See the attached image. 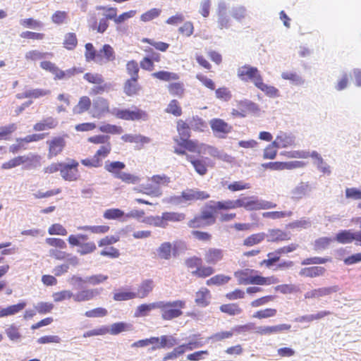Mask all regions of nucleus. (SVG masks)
<instances>
[{
	"label": "nucleus",
	"instance_id": "774afa93",
	"mask_svg": "<svg viewBox=\"0 0 361 361\" xmlns=\"http://www.w3.org/2000/svg\"><path fill=\"white\" fill-rule=\"evenodd\" d=\"M167 113L171 114L175 116H180L182 114V109L176 99H173L169 104L166 109Z\"/></svg>",
	"mask_w": 361,
	"mask_h": 361
},
{
	"label": "nucleus",
	"instance_id": "69168bd1",
	"mask_svg": "<svg viewBox=\"0 0 361 361\" xmlns=\"http://www.w3.org/2000/svg\"><path fill=\"white\" fill-rule=\"evenodd\" d=\"M190 126L194 130L202 131L206 128V123L199 116H193L189 121Z\"/></svg>",
	"mask_w": 361,
	"mask_h": 361
},
{
	"label": "nucleus",
	"instance_id": "aec40b11",
	"mask_svg": "<svg viewBox=\"0 0 361 361\" xmlns=\"http://www.w3.org/2000/svg\"><path fill=\"white\" fill-rule=\"evenodd\" d=\"M281 75L282 79L288 80L291 85L295 86H302L305 83V78L294 71L282 72Z\"/></svg>",
	"mask_w": 361,
	"mask_h": 361
},
{
	"label": "nucleus",
	"instance_id": "dca6fc26",
	"mask_svg": "<svg viewBox=\"0 0 361 361\" xmlns=\"http://www.w3.org/2000/svg\"><path fill=\"white\" fill-rule=\"evenodd\" d=\"M182 193L185 202L188 201L206 200L210 197L207 192L195 189H187L183 191Z\"/></svg>",
	"mask_w": 361,
	"mask_h": 361
},
{
	"label": "nucleus",
	"instance_id": "4d7b16f0",
	"mask_svg": "<svg viewBox=\"0 0 361 361\" xmlns=\"http://www.w3.org/2000/svg\"><path fill=\"white\" fill-rule=\"evenodd\" d=\"M99 55L103 54L106 61H113L115 60V52L114 49L109 44H104L99 51Z\"/></svg>",
	"mask_w": 361,
	"mask_h": 361
},
{
	"label": "nucleus",
	"instance_id": "c85d7f7f",
	"mask_svg": "<svg viewBox=\"0 0 361 361\" xmlns=\"http://www.w3.org/2000/svg\"><path fill=\"white\" fill-rule=\"evenodd\" d=\"M230 13L234 20L242 23L247 16V11L244 6H235L231 8Z\"/></svg>",
	"mask_w": 361,
	"mask_h": 361
},
{
	"label": "nucleus",
	"instance_id": "58836bf2",
	"mask_svg": "<svg viewBox=\"0 0 361 361\" xmlns=\"http://www.w3.org/2000/svg\"><path fill=\"white\" fill-rule=\"evenodd\" d=\"M265 238L266 233H264L252 234L244 240L243 245L248 247L253 246L261 243Z\"/></svg>",
	"mask_w": 361,
	"mask_h": 361
},
{
	"label": "nucleus",
	"instance_id": "6ab92c4d",
	"mask_svg": "<svg viewBox=\"0 0 361 361\" xmlns=\"http://www.w3.org/2000/svg\"><path fill=\"white\" fill-rule=\"evenodd\" d=\"M126 164L119 161L105 162L104 169L111 173L114 178H118V176L123 173L121 171L124 169Z\"/></svg>",
	"mask_w": 361,
	"mask_h": 361
},
{
	"label": "nucleus",
	"instance_id": "9d476101",
	"mask_svg": "<svg viewBox=\"0 0 361 361\" xmlns=\"http://www.w3.org/2000/svg\"><path fill=\"white\" fill-rule=\"evenodd\" d=\"M49 145V157H55L60 154L66 146V141L63 137H55L47 142Z\"/></svg>",
	"mask_w": 361,
	"mask_h": 361
},
{
	"label": "nucleus",
	"instance_id": "f257e3e1",
	"mask_svg": "<svg viewBox=\"0 0 361 361\" xmlns=\"http://www.w3.org/2000/svg\"><path fill=\"white\" fill-rule=\"evenodd\" d=\"M185 307V301L177 300L174 301H158V309L161 310L164 320H172L183 314L182 309Z\"/></svg>",
	"mask_w": 361,
	"mask_h": 361
},
{
	"label": "nucleus",
	"instance_id": "49530a36",
	"mask_svg": "<svg viewBox=\"0 0 361 361\" xmlns=\"http://www.w3.org/2000/svg\"><path fill=\"white\" fill-rule=\"evenodd\" d=\"M114 300L116 301H126L132 300L135 298V293L133 291H128L126 290H121L114 294Z\"/></svg>",
	"mask_w": 361,
	"mask_h": 361
},
{
	"label": "nucleus",
	"instance_id": "6e6552de",
	"mask_svg": "<svg viewBox=\"0 0 361 361\" xmlns=\"http://www.w3.org/2000/svg\"><path fill=\"white\" fill-rule=\"evenodd\" d=\"M102 291V288H82L76 293H74V301L82 302L89 301L99 295Z\"/></svg>",
	"mask_w": 361,
	"mask_h": 361
},
{
	"label": "nucleus",
	"instance_id": "79ce46f5",
	"mask_svg": "<svg viewBox=\"0 0 361 361\" xmlns=\"http://www.w3.org/2000/svg\"><path fill=\"white\" fill-rule=\"evenodd\" d=\"M141 222L155 227L164 228V224L162 221L161 215L149 216L144 217L142 219Z\"/></svg>",
	"mask_w": 361,
	"mask_h": 361
},
{
	"label": "nucleus",
	"instance_id": "cd10ccee",
	"mask_svg": "<svg viewBox=\"0 0 361 361\" xmlns=\"http://www.w3.org/2000/svg\"><path fill=\"white\" fill-rule=\"evenodd\" d=\"M5 334L12 342L17 343L21 341L22 334L20 332L19 327L15 324L8 325L5 329Z\"/></svg>",
	"mask_w": 361,
	"mask_h": 361
},
{
	"label": "nucleus",
	"instance_id": "e433bc0d",
	"mask_svg": "<svg viewBox=\"0 0 361 361\" xmlns=\"http://www.w3.org/2000/svg\"><path fill=\"white\" fill-rule=\"evenodd\" d=\"M238 105L245 114L247 112L255 113L259 111L258 105L248 99L239 101Z\"/></svg>",
	"mask_w": 361,
	"mask_h": 361
},
{
	"label": "nucleus",
	"instance_id": "de8ad7c7",
	"mask_svg": "<svg viewBox=\"0 0 361 361\" xmlns=\"http://www.w3.org/2000/svg\"><path fill=\"white\" fill-rule=\"evenodd\" d=\"M220 310L229 315H238L242 312V309L235 303L222 305L220 307Z\"/></svg>",
	"mask_w": 361,
	"mask_h": 361
},
{
	"label": "nucleus",
	"instance_id": "1a4fd4ad",
	"mask_svg": "<svg viewBox=\"0 0 361 361\" xmlns=\"http://www.w3.org/2000/svg\"><path fill=\"white\" fill-rule=\"evenodd\" d=\"M210 127L215 135L228 134L231 131L232 127L221 118H212L209 121Z\"/></svg>",
	"mask_w": 361,
	"mask_h": 361
},
{
	"label": "nucleus",
	"instance_id": "0eeeda50",
	"mask_svg": "<svg viewBox=\"0 0 361 361\" xmlns=\"http://www.w3.org/2000/svg\"><path fill=\"white\" fill-rule=\"evenodd\" d=\"M340 288L338 286L322 287L307 291L305 293L304 296L305 299H316L330 295L332 293L338 292Z\"/></svg>",
	"mask_w": 361,
	"mask_h": 361
},
{
	"label": "nucleus",
	"instance_id": "a878e982",
	"mask_svg": "<svg viewBox=\"0 0 361 361\" xmlns=\"http://www.w3.org/2000/svg\"><path fill=\"white\" fill-rule=\"evenodd\" d=\"M138 78H130L127 80L123 86V92L127 96H133L139 91Z\"/></svg>",
	"mask_w": 361,
	"mask_h": 361
},
{
	"label": "nucleus",
	"instance_id": "ea45409f",
	"mask_svg": "<svg viewBox=\"0 0 361 361\" xmlns=\"http://www.w3.org/2000/svg\"><path fill=\"white\" fill-rule=\"evenodd\" d=\"M268 258L261 262V265H265L267 268H272L276 262H279L281 255L277 250L267 254Z\"/></svg>",
	"mask_w": 361,
	"mask_h": 361
},
{
	"label": "nucleus",
	"instance_id": "b1692460",
	"mask_svg": "<svg viewBox=\"0 0 361 361\" xmlns=\"http://www.w3.org/2000/svg\"><path fill=\"white\" fill-rule=\"evenodd\" d=\"M326 269L322 267H310L301 269L299 275L305 277L314 278L323 276Z\"/></svg>",
	"mask_w": 361,
	"mask_h": 361
},
{
	"label": "nucleus",
	"instance_id": "8fccbe9b",
	"mask_svg": "<svg viewBox=\"0 0 361 361\" xmlns=\"http://www.w3.org/2000/svg\"><path fill=\"white\" fill-rule=\"evenodd\" d=\"M209 295V291L207 288H202L196 293L195 302L202 307H206L209 302L207 296Z\"/></svg>",
	"mask_w": 361,
	"mask_h": 361
},
{
	"label": "nucleus",
	"instance_id": "0e129e2a",
	"mask_svg": "<svg viewBox=\"0 0 361 361\" xmlns=\"http://www.w3.org/2000/svg\"><path fill=\"white\" fill-rule=\"evenodd\" d=\"M48 55H49V53L41 52L38 50H32L27 51L25 54V57L27 60L35 61L37 60L46 59Z\"/></svg>",
	"mask_w": 361,
	"mask_h": 361
},
{
	"label": "nucleus",
	"instance_id": "e2e57ef3",
	"mask_svg": "<svg viewBox=\"0 0 361 361\" xmlns=\"http://www.w3.org/2000/svg\"><path fill=\"white\" fill-rule=\"evenodd\" d=\"M161 12V11L159 8H152L142 14L140 16V20L143 22L150 21L157 18L160 15Z\"/></svg>",
	"mask_w": 361,
	"mask_h": 361
},
{
	"label": "nucleus",
	"instance_id": "20e7f679",
	"mask_svg": "<svg viewBox=\"0 0 361 361\" xmlns=\"http://www.w3.org/2000/svg\"><path fill=\"white\" fill-rule=\"evenodd\" d=\"M79 164L75 160H71L69 163L61 162V176L65 180L68 181L76 180L78 177V166Z\"/></svg>",
	"mask_w": 361,
	"mask_h": 361
},
{
	"label": "nucleus",
	"instance_id": "412c9836",
	"mask_svg": "<svg viewBox=\"0 0 361 361\" xmlns=\"http://www.w3.org/2000/svg\"><path fill=\"white\" fill-rule=\"evenodd\" d=\"M26 305V302L21 301L18 304L12 305L6 307H0V318L14 315L23 310Z\"/></svg>",
	"mask_w": 361,
	"mask_h": 361
},
{
	"label": "nucleus",
	"instance_id": "5fc2aeb1",
	"mask_svg": "<svg viewBox=\"0 0 361 361\" xmlns=\"http://www.w3.org/2000/svg\"><path fill=\"white\" fill-rule=\"evenodd\" d=\"M177 130L180 137H190V126L189 123L180 120L177 123Z\"/></svg>",
	"mask_w": 361,
	"mask_h": 361
},
{
	"label": "nucleus",
	"instance_id": "052dcab7",
	"mask_svg": "<svg viewBox=\"0 0 361 361\" xmlns=\"http://www.w3.org/2000/svg\"><path fill=\"white\" fill-rule=\"evenodd\" d=\"M214 273V269L212 267L200 265L195 271L192 272L194 275L200 278H205L212 275Z\"/></svg>",
	"mask_w": 361,
	"mask_h": 361
},
{
	"label": "nucleus",
	"instance_id": "39448f33",
	"mask_svg": "<svg viewBox=\"0 0 361 361\" xmlns=\"http://www.w3.org/2000/svg\"><path fill=\"white\" fill-rule=\"evenodd\" d=\"M109 111V106L107 99L99 97L93 100L92 106L90 111V114L93 118H100Z\"/></svg>",
	"mask_w": 361,
	"mask_h": 361
},
{
	"label": "nucleus",
	"instance_id": "a211bd4d",
	"mask_svg": "<svg viewBox=\"0 0 361 361\" xmlns=\"http://www.w3.org/2000/svg\"><path fill=\"white\" fill-rule=\"evenodd\" d=\"M58 125V121L51 117H47L40 121L36 123L33 126V130L35 131H43L46 130L53 129Z\"/></svg>",
	"mask_w": 361,
	"mask_h": 361
},
{
	"label": "nucleus",
	"instance_id": "4468645a",
	"mask_svg": "<svg viewBox=\"0 0 361 361\" xmlns=\"http://www.w3.org/2000/svg\"><path fill=\"white\" fill-rule=\"evenodd\" d=\"M157 338L159 339V343L152 347V350L159 348H171L179 343V340L172 335H164Z\"/></svg>",
	"mask_w": 361,
	"mask_h": 361
},
{
	"label": "nucleus",
	"instance_id": "338daca9",
	"mask_svg": "<svg viewBox=\"0 0 361 361\" xmlns=\"http://www.w3.org/2000/svg\"><path fill=\"white\" fill-rule=\"evenodd\" d=\"M168 90L173 96H181L184 92L183 84L182 82H173L169 85Z\"/></svg>",
	"mask_w": 361,
	"mask_h": 361
},
{
	"label": "nucleus",
	"instance_id": "393cba45",
	"mask_svg": "<svg viewBox=\"0 0 361 361\" xmlns=\"http://www.w3.org/2000/svg\"><path fill=\"white\" fill-rule=\"evenodd\" d=\"M266 238L269 242H276L288 240V233L280 230V229H270L268 231V233L266 234Z\"/></svg>",
	"mask_w": 361,
	"mask_h": 361
},
{
	"label": "nucleus",
	"instance_id": "c03bdc74",
	"mask_svg": "<svg viewBox=\"0 0 361 361\" xmlns=\"http://www.w3.org/2000/svg\"><path fill=\"white\" fill-rule=\"evenodd\" d=\"M85 57L87 62L94 61L97 57H99V54H97V50L94 49L93 44L90 42L85 45Z\"/></svg>",
	"mask_w": 361,
	"mask_h": 361
},
{
	"label": "nucleus",
	"instance_id": "9b49d317",
	"mask_svg": "<svg viewBox=\"0 0 361 361\" xmlns=\"http://www.w3.org/2000/svg\"><path fill=\"white\" fill-rule=\"evenodd\" d=\"M240 207V198L235 200L210 202L208 208L212 210H227Z\"/></svg>",
	"mask_w": 361,
	"mask_h": 361
},
{
	"label": "nucleus",
	"instance_id": "6e6d98bb",
	"mask_svg": "<svg viewBox=\"0 0 361 361\" xmlns=\"http://www.w3.org/2000/svg\"><path fill=\"white\" fill-rule=\"evenodd\" d=\"M103 216L106 219L114 220L125 217V213L120 209H109L104 212Z\"/></svg>",
	"mask_w": 361,
	"mask_h": 361
},
{
	"label": "nucleus",
	"instance_id": "37998d69",
	"mask_svg": "<svg viewBox=\"0 0 361 361\" xmlns=\"http://www.w3.org/2000/svg\"><path fill=\"white\" fill-rule=\"evenodd\" d=\"M78 230L90 231L92 233H105L109 230V226H82L78 227Z\"/></svg>",
	"mask_w": 361,
	"mask_h": 361
},
{
	"label": "nucleus",
	"instance_id": "7c9ffc66",
	"mask_svg": "<svg viewBox=\"0 0 361 361\" xmlns=\"http://www.w3.org/2000/svg\"><path fill=\"white\" fill-rule=\"evenodd\" d=\"M158 309V302L139 305L135 312V317H142L147 316L152 310Z\"/></svg>",
	"mask_w": 361,
	"mask_h": 361
},
{
	"label": "nucleus",
	"instance_id": "bb28decb",
	"mask_svg": "<svg viewBox=\"0 0 361 361\" xmlns=\"http://www.w3.org/2000/svg\"><path fill=\"white\" fill-rule=\"evenodd\" d=\"M91 104L90 99L87 96H83L80 98L78 104L73 107V112L75 114H82L90 109Z\"/></svg>",
	"mask_w": 361,
	"mask_h": 361
},
{
	"label": "nucleus",
	"instance_id": "2eb2a0df",
	"mask_svg": "<svg viewBox=\"0 0 361 361\" xmlns=\"http://www.w3.org/2000/svg\"><path fill=\"white\" fill-rule=\"evenodd\" d=\"M154 283L152 279L143 280L137 288L135 293V298H145L149 295V294L153 290Z\"/></svg>",
	"mask_w": 361,
	"mask_h": 361
},
{
	"label": "nucleus",
	"instance_id": "5701e85b",
	"mask_svg": "<svg viewBox=\"0 0 361 361\" xmlns=\"http://www.w3.org/2000/svg\"><path fill=\"white\" fill-rule=\"evenodd\" d=\"M185 218V215L183 213L166 212L161 214V219L164 224V228L168 226L169 222H179L184 220Z\"/></svg>",
	"mask_w": 361,
	"mask_h": 361
},
{
	"label": "nucleus",
	"instance_id": "423d86ee",
	"mask_svg": "<svg viewBox=\"0 0 361 361\" xmlns=\"http://www.w3.org/2000/svg\"><path fill=\"white\" fill-rule=\"evenodd\" d=\"M277 149L287 148L295 146V136L292 133L279 131L275 140L272 142Z\"/></svg>",
	"mask_w": 361,
	"mask_h": 361
},
{
	"label": "nucleus",
	"instance_id": "c756f323",
	"mask_svg": "<svg viewBox=\"0 0 361 361\" xmlns=\"http://www.w3.org/2000/svg\"><path fill=\"white\" fill-rule=\"evenodd\" d=\"M121 140L126 142L148 144L151 139L142 135L125 134L121 136Z\"/></svg>",
	"mask_w": 361,
	"mask_h": 361
},
{
	"label": "nucleus",
	"instance_id": "a19ab883",
	"mask_svg": "<svg viewBox=\"0 0 361 361\" xmlns=\"http://www.w3.org/2000/svg\"><path fill=\"white\" fill-rule=\"evenodd\" d=\"M231 280V277L224 274H217L208 279L206 282L207 286H221L227 283Z\"/></svg>",
	"mask_w": 361,
	"mask_h": 361
},
{
	"label": "nucleus",
	"instance_id": "f8f14e48",
	"mask_svg": "<svg viewBox=\"0 0 361 361\" xmlns=\"http://www.w3.org/2000/svg\"><path fill=\"white\" fill-rule=\"evenodd\" d=\"M291 326L287 324H283L276 326H261L256 328V332L261 335H270L288 331Z\"/></svg>",
	"mask_w": 361,
	"mask_h": 361
},
{
	"label": "nucleus",
	"instance_id": "3c124183",
	"mask_svg": "<svg viewBox=\"0 0 361 361\" xmlns=\"http://www.w3.org/2000/svg\"><path fill=\"white\" fill-rule=\"evenodd\" d=\"M293 215V212H266L262 214L264 218L271 219H279L285 217H289Z\"/></svg>",
	"mask_w": 361,
	"mask_h": 361
},
{
	"label": "nucleus",
	"instance_id": "bf43d9fd",
	"mask_svg": "<svg viewBox=\"0 0 361 361\" xmlns=\"http://www.w3.org/2000/svg\"><path fill=\"white\" fill-rule=\"evenodd\" d=\"M140 68L138 63L134 61H130L126 64L127 73L130 75V78H139L138 73Z\"/></svg>",
	"mask_w": 361,
	"mask_h": 361
},
{
	"label": "nucleus",
	"instance_id": "c9c22d12",
	"mask_svg": "<svg viewBox=\"0 0 361 361\" xmlns=\"http://www.w3.org/2000/svg\"><path fill=\"white\" fill-rule=\"evenodd\" d=\"M152 76L163 81L177 80L179 79V75L177 73L166 71L153 73Z\"/></svg>",
	"mask_w": 361,
	"mask_h": 361
},
{
	"label": "nucleus",
	"instance_id": "f3484780",
	"mask_svg": "<svg viewBox=\"0 0 361 361\" xmlns=\"http://www.w3.org/2000/svg\"><path fill=\"white\" fill-rule=\"evenodd\" d=\"M257 72H258L257 68L250 65H244L238 68L237 75L242 81L247 82L255 77Z\"/></svg>",
	"mask_w": 361,
	"mask_h": 361
},
{
	"label": "nucleus",
	"instance_id": "4be33fe9",
	"mask_svg": "<svg viewBox=\"0 0 361 361\" xmlns=\"http://www.w3.org/2000/svg\"><path fill=\"white\" fill-rule=\"evenodd\" d=\"M310 191V187L307 182H300L290 192L293 200H300Z\"/></svg>",
	"mask_w": 361,
	"mask_h": 361
},
{
	"label": "nucleus",
	"instance_id": "09e8293b",
	"mask_svg": "<svg viewBox=\"0 0 361 361\" xmlns=\"http://www.w3.org/2000/svg\"><path fill=\"white\" fill-rule=\"evenodd\" d=\"M99 130L105 133L113 135H118L123 132V128L121 126L112 125L109 123H104L99 127Z\"/></svg>",
	"mask_w": 361,
	"mask_h": 361
},
{
	"label": "nucleus",
	"instance_id": "4c0bfd02",
	"mask_svg": "<svg viewBox=\"0 0 361 361\" xmlns=\"http://www.w3.org/2000/svg\"><path fill=\"white\" fill-rule=\"evenodd\" d=\"M171 243L169 242H165L160 245L157 251L159 258L169 259L171 256Z\"/></svg>",
	"mask_w": 361,
	"mask_h": 361
},
{
	"label": "nucleus",
	"instance_id": "13d9d810",
	"mask_svg": "<svg viewBox=\"0 0 361 361\" xmlns=\"http://www.w3.org/2000/svg\"><path fill=\"white\" fill-rule=\"evenodd\" d=\"M68 282L74 289L80 290L83 288V284L87 283L86 277L82 278L78 275H73L68 280Z\"/></svg>",
	"mask_w": 361,
	"mask_h": 361
},
{
	"label": "nucleus",
	"instance_id": "603ef678",
	"mask_svg": "<svg viewBox=\"0 0 361 361\" xmlns=\"http://www.w3.org/2000/svg\"><path fill=\"white\" fill-rule=\"evenodd\" d=\"M253 270L250 269H245L241 271H238L234 273V276L238 279L239 284H250V276L249 274L252 272Z\"/></svg>",
	"mask_w": 361,
	"mask_h": 361
},
{
	"label": "nucleus",
	"instance_id": "2f4dec72",
	"mask_svg": "<svg viewBox=\"0 0 361 361\" xmlns=\"http://www.w3.org/2000/svg\"><path fill=\"white\" fill-rule=\"evenodd\" d=\"M335 240L342 244H348L354 241V231L352 230H341L336 235Z\"/></svg>",
	"mask_w": 361,
	"mask_h": 361
},
{
	"label": "nucleus",
	"instance_id": "72a5a7b5",
	"mask_svg": "<svg viewBox=\"0 0 361 361\" xmlns=\"http://www.w3.org/2000/svg\"><path fill=\"white\" fill-rule=\"evenodd\" d=\"M28 161H30V159L29 157L26 156H18L16 157L11 160H9L7 162L4 163L1 165V169H11L13 168H15L16 166H18Z\"/></svg>",
	"mask_w": 361,
	"mask_h": 361
},
{
	"label": "nucleus",
	"instance_id": "f704fd0d",
	"mask_svg": "<svg viewBox=\"0 0 361 361\" xmlns=\"http://www.w3.org/2000/svg\"><path fill=\"white\" fill-rule=\"evenodd\" d=\"M331 314V312L329 311H320L318 312L317 314H307L304 315L302 317H300L298 318L295 319V321L298 322H311L314 320H319L322 318H324L326 316H328Z\"/></svg>",
	"mask_w": 361,
	"mask_h": 361
},
{
	"label": "nucleus",
	"instance_id": "473e14b6",
	"mask_svg": "<svg viewBox=\"0 0 361 361\" xmlns=\"http://www.w3.org/2000/svg\"><path fill=\"white\" fill-rule=\"evenodd\" d=\"M187 159L192 164L198 174L204 176L207 173V169L203 160L195 159L193 156L188 154H187Z\"/></svg>",
	"mask_w": 361,
	"mask_h": 361
},
{
	"label": "nucleus",
	"instance_id": "864d4df0",
	"mask_svg": "<svg viewBox=\"0 0 361 361\" xmlns=\"http://www.w3.org/2000/svg\"><path fill=\"white\" fill-rule=\"evenodd\" d=\"M78 44L76 35L73 32L67 33L65 35L63 44L64 47L69 50H73Z\"/></svg>",
	"mask_w": 361,
	"mask_h": 361
},
{
	"label": "nucleus",
	"instance_id": "a18cd8bd",
	"mask_svg": "<svg viewBox=\"0 0 361 361\" xmlns=\"http://www.w3.org/2000/svg\"><path fill=\"white\" fill-rule=\"evenodd\" d=\"M277 279L274 277L265 278L261 276H252L250 277V284L264 285L276 283Z\"/></svg>",
	"mask_w": 361,
	"mask_h": 361
},
{
	"label": "nucleus",
	"instance_id": "7ed1b4c3",
	"mask_svg": "<svg viewBox=\"0 0 361 361\" xmlns=\"http://www.w3.org/2000/svg\"><path fill=\"white\" fill-rule=\"evenodd\" d=\"M111 114L116 118L126 121H147L149 118V115L145 111L137 108L135 110L114 108Z\"/></svg>",
	"mask_w": 361,
	"mask_h": 361
},
{
	"label": "nucleus",
	"instance_id": "680f3d73",
	"mask_svg": "<svg viewBox=\"0 0 361 361\" xmlns=\"http://www.w3.org/2000/svg\"><path fill=\"white\" fill-rule=\"evenodd\" d=\"M200 335H193L192 339H191L188 343H183V345L186 350H192L196 348H201L204 345V343L197 340Z\"/></svg>",
	"mask_w": 361,
	"mask_h": 361
},
{
	"label": "nucleus",
	"instance_id": "f03ea898",
	"mask_svg": "<svg viewBox=\"0 0 361 361\" xmlns=\"http://www.w3.org/2000/svg\"><path fill=\"white\" fill-rule=\"evenodd\" d=\"M276 206L277 204L276 203L260 199L255 196L240 198V207H243L247 211L270 209L276 208Z\"/></svg>",
	"mask_w": 361,
	"mask_h": 361
},
{
	"label": "nucleus",
	"instance_id": "ddd939ff",
	"mask_svg": "<svg viewBox=\"0 0 361 361\" xmlns=\"http://www.w3.org/2000/svg\"><path fill=\"white\" fill-rule=\"evenodd\" d=\"M224 251L219 248L210 247L204 254V260L209 264L215 265L224 258Z\"/></svg>",
	"mask_w": 361,
	"mask_h": 361
}]
</instances>
